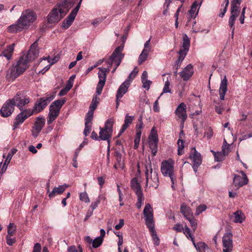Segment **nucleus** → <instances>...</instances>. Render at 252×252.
I'll return each instance as SVG.
<instances>
[{
    "instance_id": "obj_56",
    "label": "nucleus",
    "mask_w": 252,
    "mask_h": 252,
    "mask_svg": "<svg viewBox=\"0 0 252 252\" xmlns=\"http://www.w3.org/2000/svg\"><path fill=\"white\" fill-rule=\"evenodd\" d=\"M150 40H151V38L145 43L144 47L143 50V51H147L149 52H150L151 49V46L150 44Z\"/></svg>"
},
{
    "instance_id": "obj_64",
    "label": "nucleus",
    "mask_w": 252,
    "mask_h": 252,
    "mask_svg": "<svg viewBox=\"0 0 252 252\" xmlns=\"http://www.w3.org/2000/svg\"><path fill=\"white\" fill-rule=\"evenodd\" d=\"M173 229L177 232H182L184 229V227L182 225L177 223L173 227Z\"/></svg>"
},
{
    "instance_id": "obj_20",
    "label": "nucleus",
    "mask_w": 252,
    "mask_h": 252,
    "mask_svg": "<svg viewBox=\"0 0 252 252\" xmlns=\"http://www.w3.org/2000/svg\"><path fill=\"white\" fill-rule=\"evenodd\" d=\"M22 111L15 119L13 124L14 128H16L18 125L22 124L27 118L33 114L31 109L23 110Z\"/></svg>"
},
{
    "instance_id": "obj_43",
    "label": "nucleus",
    "mask_w": 252,
    "mask_h": 252,
    "mask_svg": "<svg viewBox=\"0 0 252 252\" xmlns=\"http://www.w3.org/2000/svg\"><path fill=\"white\" fill-rule=\"evenodd\" d=\"M149 53L150 52H149L144 51L142 50V51L138 58V63L139 64H142L143 62H144L147 60Z\"/></svg>"
},
{
    "instance_id": "obj_22",
    "label": "nucleus",
    "mask_w": 252,
    "mask_h": 252,
    "mask_svg": "<svg viewBox=\"0 0 252 252\" xmlns=\"http://www.w3.org/2000/svg\"><path fill=\"white\" fill-rule=\"evenodd\" d=\"M193 72V65L189 64L180 72V75L184 81H188L192 76Z\"/></svg>"
},
{
    "instance_id": "obj_29",
    "label": "nucleus",
    "mask_w": 252,
    "mask_h": 252,
    "mask_svg": "<svg viewBox=\"0 0 252 252\" xmlns=\"http://www.w3.org/2000/svg\"><path fill=\"white\" fill-rule=\"evenodd\" d=\"M68 187L66 184L60 185L58 187H55L48 195L49 198H53L57 195L62 194L65 189Z\"/></svg>"
},
{
    "instance_id": "obj_63",
    "label": "nucleus",
    "mask_w": 252,
    "mask_h": 252,
    "mask_svg": "<svg viewBox=\"0 0 252 252\" xmlns=\"http://www.w3.org/2000/svg\"><path fill=\"white\" fill-rule=\"evenodd\" d=\"M41 247L39 243L35 244L32 252H41Z\"/></svg>"
},
{
    "instance_id": "obj_14",
    "label": "nucleus",
    "mask_w": 252,
    "mask_h": 252,
    "mask_svg": "<svg viewBox=\"0 0 252 252\" xmlns=\"http://www.w3.org/2000/svg\"><path fill=\"white\" fill-rule=\"evenodd\" d=\"M143 215L147 227L155 226L153 210L150 204H146L143 210Z\"/></svg>"
},
{
    "instance_id": "obj_1",
    "label": "nucleus",
    "mask_w": 252,
    "mask_h": 252,
    "mask_svg": "<svg viewBox=\"0 0 252 252\" xmlns=\"http://www.w3.org/2000/svg\"><path fill=\"white\" fill-rule=\"evenodd\" d=\"M29 67L26 59L22 56L20 57L16 64L13 65L7 71L6 78L8 81H13L22 74Z\"/></svg>"
},
{
    "instance_id": "obj_62",
    "label": "nucleus",
    "mask_w": 252,
    "mask_h": 252,
    "mask_svg": "<svg viewBox=\"0 0 252 252\" xmlns=\"http://www.w3.org/2000/svg\"><path fill=\"white\" fill-rule=\"evenodd\" d=\"M160 96H159L157 100L155 101L154 103L153 109L154 111L156 112H158L159 111V107L158 106V100L159 99Z\"/></svg>"
},
{
    "instance_id": "obj_10",
    "label": "nucleus",
    "mask_w": 252,
    "mask_h": 252,
    "mask_svg": "<svg viewBox=\"0 0 252 252\" xmlns=\"http://www.w3.org/2000/svg\"><path fill=\"white\" fill-rule=\"evenodd\" d=\"M54 98V95L47 94L45 96L41 97L36 101L33 109L31 110L33 114L38 113L43 111L48 104Z\"/></svg>"
},
{
    "instance_id": "obj_5",
    "label": "nucleus",
    "mask_w": 252,
    "mask_h": 252,
    "mask_svg": "<svg viewBox=\"0 0 252 252\" xmlns=\"http://www.w3.org/2000/svg\"><path fill=\"white\" fill-rule=\"evenodd\" d=\"M174 162L171 159L162 161L161 164L160 170L164 176L169 177L173 184H174L176 177L174 174Z\"/></svg>"
},
{
    "instance_id": "obj_27",
    "label": "nucleus",
    "mask_w": 252,
    "mask_h": 252,
    "mask_svg": "<svg viewBox=\"0 0 252 252\" xmlns=\"http://www.w3.org/2000/svg\"><path fill=\"white\" fill-rule=\"evenodd\" d=\"M227 91V80L225 76L224 78L221 81L219 88V94L220 99L221 100H224L226 92Z\"/></svg>"
},
{
    "instance_id": "obj_57",
    "label": "nucleus",
    "mask_w": 252,
    "mask_h": 252,
    "mask_svg": "<svg viewBox=\"0 0 252 252\" xmlns=\"http://www.w3.org/2000/svg\"><path fill=\"white\" fill-rule=\"evenodd\" d=\"M79 250H77L75 246H71L68 249V252H82L81 246H78Z\"/></svg>"
},
{
    "instance_id": "obj_11",
    "label": "nucleus",
    "mask_w": 252,
    "mask_h": 252,
    "mask_svg": "<svg viewBox=\"0 0 252 252\" xmlns=\"http://www.w3.org/2000/svg\"><path fill=\"white\" fill-rule=\"evenodd\" d=\"M14 104L21 111L23 110L24 106L30 102V97L26 94L25 91H20L11 99Z\"/></svg>"
},
{
    "instance_id": "obj_26",
    "label": "nucleus",
    "mask_w": 252,
    "mask_h": 252,
    "mask_svg": "<svg viewBox=\"0 0 252 252\" xmlns=\"http://www.w3.org/2000/svg\"><path fill=\"white\" fill-rule=\"evenodd\" d=\"M99 98L96 95L93 96V99L91 102V104L89 107V110L86 114V117L91 118L93 119L94 112L98 104Z\"/></svg>"
},
{
    "instance_id": "obj_42",
    "label": "nucleus",
    "mask_w": 252,
    "mask_h": 252,
    "mask_svg": "<svg viewBox=\"0 0 252 252\" xmlns=\"http://www.w3.org/2000/svg\"><path fill=\"white\" fill-rule=\"evenodd\" d=\"M115 157L116 158L117 162L118 163V165H119V167L122 169L124 168V161L122 158V156L121 153L117 151L115 152Z\"/></svg>"
},
{
    "instance_id": "obj_36",
    "label": "nucleus",
    "mask_w": 252,
    "mask_h": 252,
    "mask_svg": "<svg viewBox=\"0 0 252 252\" xmlns=\"http://www.w3.org/2000/svg\"><path fill=\"white\" fill-rule=\"evenodd\" d=\"M196 249L198 252H213L212 250L202 242L196 243Z\"/></svg>"
},
{
    "instance_id": "obj_13",
    "label": "nucleus",
    "mask_w": 252,
    "mask_h": 252,
    "mask_svg": "<svg viewBox=\"0 0 252 252\" xmlns=\"http://www.w3.org/2000/svg\"><path fill=\"white\" fill-rule=\"evenodd\" d=\"M108 68H101L99 67V71L98 73L99 82L97 84L96 88V93L98 95H100L101 94L102 89L105 85L106 78V72H108L110 71L109 67H110L109 64Z\"/></svg>"
},
{
    "instance_id": "obj_52",
    "label": "nucleus",
    "mask_w": 252,
    "mask_h": 252,
    "mask_svg": "<svg viewBox=\"0 0 252 252\" xmlns=\"http://www.w3.org/2000/svg\"><path fill=\"white\" fill-rule=\"evenodd\" d=\"M230 152L229 144L222 145L221 152L226 156L228 155Z\"/></svg>"
},
{
    "instance_id": "obj_40",
    "label": "nucleus",
    "mask_w": 252,
    "mask_h": 252,
    "mask_svg": "<svg viewBox=\"0 0 252 252\" xmlns=\"http://www.w3.org/2000/svg\"><path fill=\"white\" fill-rule=\"evenodd\" d=\"M149 141H158V133L157 131L155 130V127H153L151 129L150 134L149 136Z\"/></svg>"
},
{
    "instance_id": "obj_28",
    "label": "nucleus",
    "mask_w": 252,
    "mask_h": 252,
    "mask_svg": "<svg viewBox=\"0 0 252 252\" xmlns=\"http://www.w3.org/2000/svg\"><path fill=\"white\" fill-rule=\"evenodd\" d=\"M189 158L192 159L193 164H201L202 157L200 154L197 152L195 148H192Z\"/></svg>"
},
{
    "instance_id": "obj_16",
    "label": "nucleus",
    "mask_w": 252,
    "mask_h": 252,
    "mask_svg": "<svg viewBox=\"0 0 252 252\" xmlns=\"http://www.w3.org/2000/svg\"><path fill=\"white\" fill-rule=\"evenodd\" d=\"M37 41L38 40L32 44L26 55L22 56L25 59H26V61H28L29 64L30 62L34 61L39 55V50L37 48Z\"/></svg>"
},
{
    "instance_id": "obj_53",
    "label": "nucleus",
    "mask_w": 252,
    "mask_h": 252,
    "mask_svg": "<svg viewBox=\"0 0 252 252\" xmlns=\"http://www.w3.org/2000/svg\"><path fill=\"white\" fill-rule=\"evenodd\" d=\"M207 209L206 205L204 204L200 205L198 206L196 210L195 215L198 216L202 212L204 211Z\"/></svg>"
},
{
    "instance_id": "obj_31",
    "label": "nucleus",
    "mask_w": 252,
    "mask_h": 252,
    "mask_svg": "<svg viewBox=\"0 0 252 252\" xmlns=\"http://www.w3.org/2000/svg\"><path fill=\"white\" fill-rule=\"evenodd\" d=\"M133 119V116H129L128 114L126 115L124 124L122 126V128L120 130V133L118 136H120V135L127 129L129 125L132 123Z\"/></svg>"
},
{
    "instance_id": "obj_55",
    "label": "nucleus",
    "mask_w": 252,
    "mask_h": 252,
    "mask_svg": "<svg viewBox=\"0 0 252 252\" xmlns=\"http://www.w3.org/2000/svg\"><path fill=\"white\" fill-rule=\"evenodd\" d=\"M213 135V131L211 127H209L207 131L205 132L204 136H206L208 139H210Z\"/></svg>"
},
{
    "instance_id": "obj_51",
    "label": "nucleus",
    "mask_w": 252,
    "mask_h": 252,
    "mask_svg": "<svg viewBox=\"0 0 252 252\" xmlns=\"http://www.w3.org/2000/svg\"><path fill=\"white\" fill-rule=\"evenodd\" d=\"M80 199L82 201H84L85 203H88L90 202V199L88 197L87 193L86 192H81L80 194Z\"/></svg>"
},
{
    "instance_id": "obj_46",
    "label": "nucleus",
    "mask_w": 252,
    "mask_h": 252,
    "mask_svg": "<svg viewBox=\"0 0 252 252\" xmlns=\"http://www.w3.org/2000/svg\"><path fill=\"white\" fill-rule=\"evenodd\" d=\"M188 220L190 224V226L193 231H195L197 228V221L196 219L193 217V216L189 217L186 219Z\"/></svg>"
},
{
    "instance_id": "obj_4",
    "label": "nucleus",
    "mask_w": 252,
    "mask_h": 252,
    "mask_svg": "<svg viewBox=\"0 0 252 252\" xmlns=\"http://www.w3.org/2000/svg\"><path fill=\"white\" fill-rule=\"evenodd\" d=\"M69 2L73 3V2L71 1L70 0H66L63 3L60 4L58 7L54 8L48 15V22L50 23H54L59 21L65 14L62 9V7L64 6H67V3Z\"/></svg>"
},
{
    "instance_id": "obj_58",
    "label": "nucleus",
    "mask_w": 252,
    "mask_h": 252,
    "mask_svg": "<svg viewBox=\"0 0 252 252\" xmlns=\"http://www.w3.org/2000/svg\"><path fill=\"white\" fill-rule=\"evenodd\" d=\"M78 155H79V152L76 151L75 152V154H74V157H73V158L72 165L75 168H77L78 167V163H77V157L78 156Z\"/></svg>"
},
{
    "instance_id": "obj_44",
    "label": "nucleus",
    "mask_w": 252,
    "mask_h": 252,
    "mask_svg": "<svg viewBox=\"0 0 252 252\" xmlns=\"http://www.w3.org/2000/svg\"><path fill=\"white\" fill-rule=\"evenodd\" d=\"M158 142L156 141H149L150 148L152 150V152L154 156H155L158 151Z\"/></svg>"
},
{
    "instance_id": "obj_12",
    "label": "nucleus",
    "mask_w": 252,
    "mask_h": 252,
    "mask_svg": "<svg viewBox=\"0 0 252 252\" xmlns=\"http://www.w3.org/2000/svg\"><path fill=\"white\" fill-rule=\"evenodd\" d=\"M36 19V14L32 11L28 9L22 12L18 20L25 29L28 28Z\"/></svg>"
},
{
    "instance_id": "obj_37",
    "label": "nucleus",
    "mask_w": 252,
    "mask_h": 252,
    "mask_svg": "<svg viewBox=\"0 0 252 252\" xmlns=\"http://www.w3.org/2000/svg\"><path fill=\"white\" fill-rule=\"evenodd\" d=\"M180 210L181 213L186 219L193 216L190 208L184 203L181 205Z\"/></svg>"
},
{
    "instance_id": "obj_8",
    "label": "nucleus",
    "mask_w": 252,
    "mask_h": 252,
    "mask_svg": "<svg viewBox=\"0 0 252 252\" xmlns=\"http://www.w3.org/2000/svg\"><path fill=\"white\" fill-rule=\"evenodd\" d=\"M131 188L137 195V201L135 204L136 208L140 209L143 204L144 197L142 191L140 183L138 181L137 178H133L130 182Z\"/></svg>"
},
{
    "instance_id": "obj_48",
    "label": "nucleus",
    "mask_w": 252,
    "mask_h": 252,
    "mask_svg": "<svg viewBox=\"0 0 252 252\" xmlns=\"http://www.w3.org/2000/svg\"><path fill=\"white\" fill-rule=\"evenodd\" d=\"M16 227L13 223H10L7 228V235H13L15 232Z\"/></svg>"
},
{
    "instance_id": "obj_47",
    "label": "nucleus",
    "mask_w": 252,
    "mask_h": 252,
    "mask_svg": "<svg viewBox=\"0 0 252 252\" xmlns=\"http://www.w3.org/2000/svg\"><path fill=\"white\" fill-rule=\"evenodd\" d=\"M214 156L215 160L217 161H222L224 159L225 156L221 152H214Z\"/></svg>"
},
{
    "instance_id": "obj_23",
    "label": "nucleus",
    "mask_w": 252,
    "mask_h": 252,
    "mask_svg": "<svg viewBox=\"0 0 252 252\" xmlns=\"http://www.w3.org/2000/svg\"><path fill=\"white\" fill-rule=\"evenodd\" d=\"M186 108V105L184 103L182 102L179 105L175 110L176 114L179 118L182 120L183 123L187 118Z\"/></svg>"
},
{
    "instance_id": "obj_21",
    "label": "nucleus",
    "mask_w": 252,
    "mask_h": 252,
    "mask_svg": "<svg viewBox=\"0 0 252 252\" xmlns=\"http://www.w3.org/2000/svg\"><path fill=\"white\" fill-rule=\"evenodd\" d=\"M241 176L234 175L233 178V184L237 188H239L246 185L248 183V179L244 171H241Z\"/></svg>"
},
{
    "instance_id": "obj_17",
    "label": "nucleus",
    "mask_w": 252,
    "mask_h": 252,
    "mask_svg": "<svg viewBox=\"0 0 252 252\" xmlns=\"http://www.w3.org/2000/svg\"><path fill=\"white\" fill-rule=\"evenodd\" d=\"M14 104L11 99L7 100L2 105L0 110V113L2 117L10 116L14 110Z\"/></svg>"
},
{
    "instance_id": "obj_41",
    "label": "nucleus",
    "mask_w": 252,
    "mask_h": 252,
    "mask_svg": "<svg viewBox=\"0 0 252 252\" xmlns=\"http://www.w3.org/2000/svg\"><path fill=\"white\" fill-rule=\"evenodd\" d=\"M13 155V154H11V153H9L6 157V158L5 160L4 163L2 166V167L1 169L2 171L1 173H3L4 171H5L8 164L9 163L11 158Z\"/></svg>"
},
{
    "instance_id": "obj_38",
    "label": "nucleus",
    "mask_w": 252,
    "mask_h": 252,
    "mask_svg": "<svg viewBox=\"0 0 252 252\" xmlns=\"http://www.w3.org/2000/svg\"><path fill=\"white\" fill-rule=\"evenodd\" d=\"M150 232L151 233V235L153 238V240L154 242V244L156 246H158L160 243V240L157 236L156 230L155 229V226L148 227Z\"/></svg>"
},
{
    "instance_id": "obj_9",
    "label": "nucleus",
    "mask_w": 252,
    "mask_h": 252,
    "mask_svg": "<svg viewBox=\"0 0 252 252\" xmlns=\"http://www.w3.org/2000/svg\"><path fill=\"white\" fill-rule=\"evenodd\" d=\"M190 47V40L186 34L183 35L182 46L178 52L179 55V58L175 64L176 66L177 69L180 67L181 63L184 60L189 50Z\"/></svg>"
},
{
    "instance_id": "obj_49",
    "label": "nucleus",
    "mask_w": 252,
    "mask_h": 252,
    "mask_svg": "<svg viewBox=\"0 0 252 252\" xmlns=\"http://www.w3.org/2000/svg\"><path fill=\"white\" fill-rule=\"evenodd\" d=\"M170 82L168 80H167L165 82V84L162 90V93L160 94L159 96H161L164 93H171V90L169 89Z\"/></svg>"
},
{
    "instance_id": "obj_6",
    "label": "nucleus",
    "mask_w": 252,
    "mask_h": 252,
    "mask_svg": "<svg viewBox=\"0 0 252 252\" xmlns=\"http://www.w3.org/2000/svg\"><path fill=\"white\" fill-rule=\"evenodd\" d=\"M149 169L146 166L145 174L146 177V188L149 187L157 189L158 187L159 180L158 173L153 171L151 164H149Z\"/></svg>"
},
{
    "instance_id": "obj_34",
    "label": "nucleus",
    "mask_w": 252,
    "mask_h": 252,
    "mask_svg": "<svg viewBox=\"0 0 252 252\" xmlns=\"http://www.w3.org/2000/svg\"><path fill=\"white\" fill-rule=\"evenodd\" d=\"M24 29V27L18 20L15 24L11 25L8 27L7 31L10 33H15L20 32Z\"/></svg>"
},
{
    "instance_id": "obj_54",
    "label": "nucleus",
    "mask_w": 252,
    "mask_h": 252,
    "mask_svg": "<svg viewBox=\"0 0 252 252\" xmlns=\"http://www.w3.org/2000/svg\"><path fill=\"white\" fill-rule=\"evenodd\" d=\"M142 82L143 83V87L146 90H148L150 89V85L152 82L149 80H143L142 79Z\"/></svg>"
},
{
    "instance_id": "obj_2",
    "label": "nucleus",
    "mask_w": 252,
    "mask_h": 252,
    "mask_svg": "<svg viewBox=\"0 0 252 252\" xmlns=\"http://www.w3.org/2000/svg\"><path fill=\"white\" fill-rule=\"evenodd\" d=\"M66 101V99L63 98L54 101L49 107V112L47 117L48 124L53 122L59 116L60 110L62 106Z\"/></svg>"
},
{
    "instance_id": "obj_18",
    "label": "nucleus",
    "mask_w": 252,
    "mask_h": 252,
    "mask_svg": "<svg viewBox=\"0 0 252 252\" xmlns=\"http://www.w3.org/2000/svg\"><path fill=\"white\" fill-rule=\"evenodd\" d=\"M233 235L230 232L226 233L222 237L223 252H231L233 249Z\"/></svg>"
},
{
    "instance_id": "obj_33",
    "label": "nucleus",
    "mask_w": 252,
    "mask_h": 252,
    "mask_svg": "<svg viewBox=\"0 0 252 252\" xmlns=\"http://www.w3.org/2000/svg\"><path fill=\"white\" fill-rule=\"evenodd\" d=\"M93 118L86 117L85 119V128L83 133L85 136H87L90 133L92 126Z\"/></svg>"
},
{
    "instance_id": "obj_35",
    "label": "nucleus",
    "mask_w": 252,
    "mask_h": 252,
    "mask_svg": "<svg viewBox=\"0 0 252 252\" xmlns=\"http://www.w3.org/2000/svg\"><path fill=\"white\" fill-rule=\"evenodd\" d=\"M203 0H196L191 6L190 9L189 11V14L191 17H195L197 14V12L195 13L197 6H200Z\"/></svg>"
},
{
    "instance_id": "obj_19",
    "label": "nucleus",
    "mask_w": 252,
    "mask_h": 252,
    "mask_svg": "<svg viewBox=\"0 0 252 252\" xmlns=\"http://www.w3.org/2000/svg\"><path fill=\"white\" fill-rule=\"evenodd\" d=\"M45 120L43 117H38L36 119L34 125L32 128V135L36 138L42 129L45 125Z\"/></svg>"
},
{
    "instance_id": "obj_60",
    "label": "nucleus",
    "mask_w": 252,
    "mask_h": 252,
    "mask_svg": "<svg viewBox=\"0 0 252 252\" xmlns=\"http://www.w3.org/2000/svg\"><path fill=\"white\" fill-rule=\"evenodd\" d=\"M12 235H7L6 237L7 244L9 246H12L15 242V239L11 238Z\"/></svg>"
},
{
    "instance_id": "obj_59",
    "label": "nucleus",
    "mask_w": 252,
    "mask_h": 252,
    "mask_svg": "<svg viewBox=\"0 0 252 252\" xmlns=\"http://www.w3.org/2000/svg\"><path fill=\"white\" fill-rule=\"evenodd\" d=\"M136 130H140L143 127V124L142 122V116H140L138 119V123L136 125Z\"/></svg>"
},
{
    "instance_id": "obj_3",
    "label": "nucleus",
    "mask_w": 252,
    "mask_h": 252,
    "mask_svg": "<svg viewBox=\"0 0 252 252\" xmlns=\"http://www.w3.org/2000/svg\"><path fill=\"white\" fill-rule=\"evenodd\" d=\"M114 123V120L110 118L105 122L104 127H100L99 138L101 140L107 141L108 144V149L110 147V142L112 135Z\"/></svg>"
},
{
    "instance_id": "obj_24",
    "label": "nucleus",
    "mask_w": 252,
    "mask_h": 252,
    "mask_svg": "<svg viewBox=\"0 0 252 252\" xmlns=\"http://www.w3.org/2000/svg\"><path fill=\"white\" fill-rule=\"evenodd\" d=\"M76 10H72L70 14L65 18L63 23L62 27L65 29L68 28L73 22L77 14Z\"/></svg>"
},
{
    "instance_id": "obj_25",
    "label": "nucleus",
    "mask_w": 252,
    "mask_h": 252,
    "mask_svg": "<svg viewBox=\"0 0 252 252\" xmlns=\"http://www.w3.org/2000/svg\"><path fill=\"white\" fill-rule=\"evenodd\" d=\"M130 85L129 81L126 79L119 87L117 91L116 98L117 99L121 98L125 94Z\"/></svg>"
},
{
    "instance_id": "obj_39",
    "label": "nucleus",
    "mask_w": 252,
    "mask_h": 252,
    "mask_svg": "<svg viewBox=\"0 0 252 252\" xmlns=\"http://www.w3.org/2000/svg\"><path fill=\"white\" fill-rule=\"evenodd\" d=\"M184 233L186 235L187 237L189 239L190 238L191 241L192 242V243L196 248V243H195L194 240V238L192 236V235L191 234L190 230V229L187 226H185L184 228V229L183 230Z\"/></svg>"
},
{
    "instance_id": "obj_45",
    "label": "nucleus",
    "mask_w": 252,
    "mask_h": 252,
    "mask_svg": "<svg viewBox=\"0 0 252 252\" xmlns=\"http://www.w3.org/2000/svg\"><path fill=\"white\" fill-rule=\"evenodd\" d=\"M103 239L100 237H96L94 240H93L92 246L94 248H97L99 247L102 243Z\"/></svg>"
},
{
    "instance_id": "obj_30",
    "label": "nucleus",
    "mask_w": 252,
    "mask_h": 252,
    "mask_svg": "<svg viewBox=\"0 0 252 252\" xmlns=\"http://www.w3.org/2000/svg\"><path fill=\"white\" fill-rule=\"evenodd\" d=\"M233 217L231 218L235 223H242L245 220L246 217L245 214L241 210H238L233 213Z\"/></svg>"
},
{
    "instance_id": "obj_7",
    "label": "nucleus",
    "mask_w": 252,
    "mask_h": 252,
    "mask_svg": "<svg viewBox=\"0 0 252 252\" xmlns=\"http://www.w3.org/2000/svg\"><path fill=\"white\" fill-rule=\"evenodd\" d=\"M124 47V43L117 47L113 51L109 58L106 61L110 66H111L113 63L116 64V67H118L120 65L124 57V54L122 53Z\"/></svg>"
},
{
    "instance_id": "obj_32",
    "label": "nucleus",
    "mask_w": 252,
    "mask_h": 252,
    "mask_svg": "<svg viewBox=\"0 0 252 252\" xmlns=\"http://www.w3.org/2000/svg\"><path fill=\"white\" fill-rule=\"evenodd\" d=\"M15 44L12 43L9 45L7 48L3 50L0 56L5 57L8 60L11 58L12 53L14 51Z\"/></svg>"
},
{
    "instance_id": "obj_15",
    "label": "nucleus",
    "mask_w": 252,
    "mask_h": 252,
    "mask_svg": "<svg viewBox=\"0 0 252 252\" xmlns=\"http://www.w3.org/2000/svg\"><path fill=\"white\" fill-rule=\"evenodd\" d=\"M240 5H231V16H230L228 25L231 29V35L233 37L234 33V23L240 12Z\"/></svg>"
},
{
    "instance_id": "obj_50",
    "label": "nucleus",
    "mask_w": 252,
    "mask_h": 252,
    "mask_svg": "<svg viewBox=\"0 0 252 252\" xmlns=\"http://www.w3.org/2000/svg\"><path fill=\"white\" fill-rule=\"evenodd\" d=\"M178 155H181L183 154V150L184 148V141L183 140L179 139L178 141Z\"/></svg>"
},
{
    "instance_id": "obj_61",
    "label": "nucleus",
    "mask_w": 252,
    "mask_h": 252,
    "mask_svg": "<svg viewBox=\"0 0 252 252\" xmlns=\"http://www.w3.org/2000/svg\"><path fill=\"white\" fill-rule=\"evenodd\" d=\"M47 59L48 61V62L52 65L54 63H56L58 62V59L57 57H55L53 58H51L50 57H48L47 58H43V60Z\"/></svg>"
}]
</instances>
